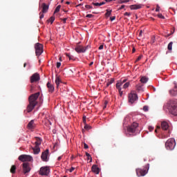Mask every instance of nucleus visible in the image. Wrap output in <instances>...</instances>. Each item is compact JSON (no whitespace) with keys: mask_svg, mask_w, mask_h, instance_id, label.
<instances>
[{"mask_svg":"<svg viewBox=\"0 0 177 177\" xmlns=\"http://www.w3.org/2000/svg\"><path fill=\"white\" fill-rule=\"evenodd\" d=\"M39 95L40 93L39 92H38V93L32 94L29 97V99H28L29 104L26 108L27 113H31V111L34 110L37 104H38V102L37 101V100L38 99V97H39Z\"/></svg>","mask_w":177,"mask_h":177,"instance_id":"obj_1","label":"nucleus"},{"mask_svg":"<svg viewBox=\"0 0 177 177\" xmlns=\"http://www.w3.org/2000/svg\"><path fill=\"white\" fill-rule=\"evenodd\" d=\"M161 128L162 131H168V133L167 135L162 134V139H167V138H169V135H171V131H169V124L166 121H163L161 122Z\"/></svg>","mask_w":177,"mask_h":177,"instance_id":"obj_2","label":"nucleus"},{"mask_svg":"<svg viewBox=\"0 0 177 177\" xmlns=\"http://www.w3.org/2000/svg\"><path fill=\"white\" fill-rule=\"evenodd\" d=\"M150 168V165L147 164L144 169H137L136 174L138 176H145L147 172L149 171V169Z\"/></svg>","mask_w":177,"mask_h":177,"instance_id":"obj_3","label":"nucleus"},{"mask_svg":"<svg viewBox=\"0 0 177 177\" xmlns=\"http://www.w3.org/2000/svg\"><path fill=\"white\" fill-rule=\"evenodd\" d=\"M175 139L169 138L165 143V147L167 150H174L175 149Z\"/></svg>","mask_w":177,"mask_h":177,"instance_id":"obj_4","label":"nucleus"},{"mask_svg":"<svg viewBox=\"0 0 177 177\" xmlns=\"http://www.w3.org/2000/svg\"><path fill=\"white\" fill-rule=\"evenodd\" d=\"M50 174V169L49 167H41L39 171V175L41 176H48Z\"/></svg>","mask_w":177,"mask_h":177,"instance_id":"obj_5","label":"nucleus"},{"mask_svg":"<svg viewBox=\"0 0 177 177\" xmlns=\"http://www.w3.org/2000/svg\"><path fill=\"white\" fill-rule=\"evenodd\" d=\"M36 56H41L44 53V46L39 43H37L35 45Z\"/></svg>","mask_w":177,"mask_h":177,"instance_id":"obj_6","label":"nucleus"},{"mask_svg":"<svg viewBox=\"0 0 177 177\" xmlns=\"http://www.w3.org/2000/svg\"><path fill=\"white\" fill-rule=\"evenodd\" d=\"M18 160H19V161H21L22 162H26V161L34 160V159L32 158V156L30 155H21L19 156Z\"/></svg>","mask_w":177,"mask_h":177,"instance_id":"obj_7","label":"nucleus"},{"mask_svg":"<svg viewBox=\"0 0 177 177\" xmlns=\"http://www.w3.org/2000/svg\"><path fill=\"white\" fill-rule=\"evenodd\" d=\"M138 100V94L135 93V91H131L130 94H129V103L133 104L135 102Z\"/></svg>","mask_w":177,"mask_h":177,"instance_id":"obj_8","label":"nucleus"},{"mask_svg":"<svg viewBox=\"0 0 177 177\" xmlns=\"http://www.w3.org/2000/svg\"><path fill=\"white\" fill-rule=\"evenodd\" d=\"M41 158L44 162H48V161H49V149H46L42 152Z\"/></svg>","mask_w":177,"mask_h":177,"instance_id":"obj_9","label":"nucleus"},{"mask_svg":"<svg viewBox=\"0 0 177 177\" xmlns=\"http://www.w3.org/2000/svg\"><path fill=\"white\" fill-rule=\"evenodd\" d=\"M139 127V124L136 122H133L131 125H130L127 128L128 132H130L131 133H135L136 132V128Z\"/></svg>","mask_w":177,"mask_h":177,"instance_id":"obj_10","label":"nucleus"},{"mask_svg":"<svg viewBox=\"0 0 177 177\" xmlns=\"http://www.w3.org/2000/svg\"><path fill=\"white\" fill-rule=\"evenodd\" d=\"M22 167H23V172L24 174H28V172L31 171V167H30V163L28 162H24L22 164Z\"/></svg>","mask_w":177,"mask_h":177,"instance_id":"obj_11","label":"nucleus"},{"mask_svg":"<svg viewBox=\"0 0 177 177\" xmlns=\"http://www.w3.org/2000/svg\"><path fill=\"white\" fill-rule=\"evenodd\" d=\"M41 80V77H39V74L38 73H34L30 77V80L31 84H34V82H38Z\"/></svg>","mask_w":177,"mask_h":177,"instance_id":"obj_12","label":"nucleus"},{"mask_svg":"<svg viewBox=\"0 0 177 177\" xmlns=\"http://www.w3.org/2000/svg\"><path fill=\"white\" fill-rule=\"evenodd\" d=\"M87 49H88V46L84 47L82 46H78L75 48V50L77 53H84L86 51Z\"/></svg>","mask_w":177,"mask_h":177,"instance_id":"obj_13","label":"nucleus"},{"mask_svg":"<svg viewBox=\"0 0 177 177\" xmlns=\"http://www.w3.org/2000/svg\"><path fill=\"white\" fill-rule=\"evenodd\" d=\"M169 112L171 114H172V115H177V105H171Z\"/></svg>","mask_w":177,"mask_h":177,"instance_id":"obj_14","label":"nucleus"},{"mask_svg":"<svg viewBox=\"0 0 177 177\" xmlns=\"http://www.w3.org/2000/svg\"><path fill=\"white\" fill-rule=\"evenodd\" d=\"M91 171L92 172H93L94 174H96V175H99L100 172V169H99L97 167V165H93L91 167Z\"/></svg>","mask_w":177,"mask_h":177,"instance_id":"obj_15","label":"nucleus"},{"mask_svg":"<svg viewBox=\"0 0 177 177\" xmlns=\"http://www.w3.org/2000/svg\"><path fill=\"white\" fill-rule=\"evenodd\" d=\"M46 86L48 89V92H50V93H53L55 91V86L49 82L47 83Z\"/></svg>","mask_w":177,"mask_h":177,"instance_id":"obj_16","label":"nucleus"},{"mask_svg":"<svg viewBox=\"0 0 177 177\" xmlns=\"http://www.w3.org/2000/svg\"><path fill=\"white\" fill-rule=\"evenodd\" d=\"M41 8H42V13H46L48 10H49V6L46 5V3H43L41 4Z\"/></svg>","mask_w":177,"mask_h":177,"instance_id":"obj_17","label":"nucleus"},{"mask_svg":"<svg viewBox=\"0 0 177 177\" xmlns=\"http://www.w3.org/2000/svg\"><path fill=\"white\" fill-rule=\"evenodd\" d=\"M36 141L35 142V147H39L41 146V143H42V140L41 138L35 137Z\"/></svg>","mask_w":177,"mask_h":177,"instance_id":"obj_18","label":"nucleus"},{"mask_svg":"<svg viewBox=\"0 0 177 177\" xmlns=\"http://www.w3.org/2000/svg\"><path fill=\"white\" fill-rule=\"evenodd\" d=\"M34 128H35V123H34V120H32L28 124V129H34Z\"/></svg>","mask_w":177,"mask_h":177,"instance_id":"obj_19","label":"nucleus"},{"mask_svg":"<svg viewBox=\"0 0 177 177\" xmlns=\"http://www.w3.org/2000/svg\"><path fill=\"white\" fill-rule=\"evenodd\" d=\"M177 86H175L174 89L170 90L169 93L171 96H176L177 95Z\"/></svg>","mask_w":177,"mask_h":177,"instance_id":"obj_20","label":"nucleus"},{"mask_svg":"<svg viewBox=\"0 0 177 177\" xmlns=\"http://www.w3.org/2000/svg\"><path fill=\"white\" fill-rule=\"evenodd\" d=\"M32 150L34 154H39V151H41V149L39 148V147H32Z\"/></svg>","mask_w":177,"mask_h":177,"instance_id":"obj_21","label":"nucleus"},{"mask_svg":"<svg viewBox=\"0 0 177 177\" xmlns=\"http://www.w3.org/2000/svg\"><path fill=\"white\" fill-rule=\"evenodd\" d=\"M140 8H142V6L140 5H131V6H130V9H131V10H136L138 9H140Z\"/></svg>","mask_w":177,"mask_h":177,"instance_id":"obj_22","label":"nucleus"},{"mask_svg":"<svg viewBox=\"0 0 177 177\" xmlns=\"http://www.w3.org/2000/svg\"><path fill=\"white\" fill-rule=\"evenodd\" d=\"M60 82H62V80H60V77L59 76H56V77H55V84L57 85V88H59V86L60 85Z\"/></svg>","mask_w":177,"mask_h":177,"instance_id":"obj_23","label":"nucleus"},{"mask_svg":"<svg viewBox=\"0 0 177 177\" xmlns=\"http://www.w3.org/2000/svg\"><path fill=\"white\" fill-rule=\"evenodd\" d=\"M116 88L118 90L120 95L122 96V91H121V86H120V83L116 84Z\"/></svg>","mask_w":177,"mask_h":177,"instance_id":"obj_24","label":"nucleus"},{"mask_svg":"<svg viewBox=\"0 0 177 177\" xmlns=\"http://www.w3.org/2000/svg\"><path fill=\"white\" fill-rule=\"evenodd\" d=\"M125 82H127V79H121L116 84H119V86H121V85H122V84H125Z\"/></svg>","mask_w":177,"mask_h":177,"instance_id":"obj_25","label":"nucleus"},{"mask_svg":"<svg viewBox=\"0 0 177 177\" xmlns=\"http://www.w3.org/2000/svg\"><path fill=\"white\" fill-rule=\"evenodd\" d=\"M147 81H149V79L146 77H142L140 79V82H142V84H146V82H147Z\"/></svg>","mask_w":177,"mask_h":177,"instance_id":"obj_26","label":"nucleus"},{"mask_svg":"<svg viewBox=\"0 0 177 177\" xmlns=\"http://www.w3.org/2000/svg\"><path fill=\"white\" fill-rule=\"evenodd\" d=\"M11 174H16V165H12L10 170Z\"/></svg>","mask_w":177,"mask_h":177,"instance_id":"obj_27","label":"nucleus"},{"mask_svg":"<svg viewBox=\"0 0 177 177\" xmlns=\"http://www.w3.org/2000/svg\"><path fill=\"white\" fill-rule=\"evenodd\" d=\"M60 8H62L61 5H59L56 7L55 11H54V15L56 13H58V12H60Z\"/></svg>","mask_w":177,"mask_h":177,"instance_id":"obj_28","label":"nucleus"},{"mask_svg":"<svg viewBox=\"0 0 177 177\" xmlns=\"http://www.w3.org/2000/svg\"><path fill=\"white\" fill-rule=\"evenodd\" d=\"M111 12H112L111 10H106V12L105 13L106 17H110V16H111Z\"/></svg>","mask_w":177,"mask_h":177,"instance_id":"obj_29","label":"nucleus"},{"mask_svg":"<svg viewBox=\"0 0 177 177\" xmlns=\"http://www.w3.org/2000/svg\"><path fill=\"white\" fill-rule=\"evenodd\" d=\"M106 2H101V3H93L94 6H102V5H104Z\"/></svg>","mask_w":177,"mask_h":177,"instance_id":"obj_30","label":"nucleus"},{"mask_svg":"<svg viewBox=\"0 0 177 177\" xmlns=\"http://www.w3.org/2000/svg\"><path fill=\"white\" fill-rule=\"evenodd\" d=\"M172 45H174V42L171 41L170 43H169L167 46L168 50H172Z\"/></svg>","mask_w":177,"mask_h":177,"instance_id":"obj_31","label":"nucleus"},{"mask_svg":"<svg viewBox=\"0 0 177 177\" xmlns=\"http://www.w3.org/2000/svg\"><path fill=\"white\" fill-rule=\"evenodd\" d=\"M113 82H114V79H111V80L107 82L106 86H110V85H111V84H113Z\"/></svg>","mask_w":177,"mask_h":177,"instance_id":"obj_32","label":"nucleus"},{"mask_svg":"<svg viewBox=\"0 0 177 177\" xmlns=\"http://www.w3.org/2000/svg\"><path fill=\"white\" fill-rule=\"evenodd\" d=\"M130 85L129 82H126L124 85H123V89H127V88H128Z\"/></svg>","mask_w":177,"mask_h":177,"instance_id":"obj_33","label":"nucleus"},{"mask_svg":"<svg viewBox=\"0 0 177 177\" xmlns=\"http://www.w3.org/2000/svg\"><path fill=\"white\" fill-rule=\"evenodd\" d=\"M48 21H50L51 24H53V22L55 21V17H51L49 19Z\"/></svg>","mask_w":177,"mask_h":177,"instance_id":"obj_34","label":"nucleus"},{"mask_svg":"<svg viewBox=\"0 0 177 177\" xmlns=\"http://www.w3.org/2000/svg\"><path fill=\"white\" fill-rule=\"evenodd\" d=\"M136 89L138 91V92H140V91H142L143 88H142V86L137 85Z\"/></svg>","mask_w":177,"mask_h":177,"instance_id":"obj_35","label":"nucleus"},{"mask_svg":"<svg viewBox=\"0 0 177 177\" xmlns=\"http://www.w3.org/2000/svg\"><path fill=\"white\" fill-rule=\"evenodd\" d=\"M86 9H87L88 10H89V9H93V7H92V6L90 5H86L85 6Z\"/></svg>","mask_w":177,"mask_h":177,"instance_id":"obj_36","label":"nucleus"},{"mask_svg":"<svg viewBox=\"0 0 177 177\" xmlns=\"http://www.w3.org/2000/svg\"><path fill=\"white\" fill-rule=\"evenodd\" d=\"M148 129H149V132H152L154 130V127L149 126L148 127Z\"/></svg>","mask_w":177,"mask_h":177,"instance_id":"obj_37","label":"nucleus"},{"mask_svg":"<svg viewBox=\"0 0 177 177\" xmlns=\"http://www.w3.org/2000/svg\"><path fill=\"white\" fill-rule=\"evenodd\" d=\"M91 128H92L91 126L88 125V124H86L84 126V129H86L87 131L91 129Z\"/></svg>","mask_w":177,"mask_h":177,"instance_id":"obj_38","label":"nucleus"},{"mask_svg":"<svg viewBox=\"0 0 177 177\" xmlns=\"http://www.w3.org/2000/svg\"><path fill=\"white\" fill-rule=\"evenodd\" d=\"M158 17H159V19H165V17H164L162 14H158Z\"/></svg>","mask_w":177,"mask_h":177,"instance_id":"obj_39","label":"nucleus"},{"mask_svg":"<svg viewBox=\"0 0 177 177\" xmlns=\"http://www.w3.org/2000/svg\"><path fill=\"white\" fill-rule=\"evenodd\" d=\"M86 17H87L88 19H92V17H93V15L88 14L86 15Z\"/></svg>","mask_w":177,"mask_h":177,"instance_id":"obj_40","label":"nucleus"},{"mask_svg":"<svg viewBox=\"0 0 177 177\" xmlns=\"http://www.w3.org/2000/svg\"><path fill=\"white\" fill-rule=\"evenodd\" d=\"M142 57H143L142 55H140L138 57V58L136 59V62H139L142 59Z\"/></svg>","mask_w":177,"mask_h":177,"instance_id":"obj_41","label":"nucleus"},{"mask_svg":"<svg viewBox=\"0 0 177 177\" xmlns=\"http://www.w3.org/2000/svg\"><path fill=\"white\" fill-rule=\"evenodd\" d=\"M39 17L40 19H44V12H42V11L39 13Z\"/></svg>","mask_w":177,"mask_h":177,"instance_id":"obj_42","label":"nucleus"},{"mask_svg":"<svg viewBox=\"0 0 177 177\" xmlns=\"http://www.w3.org/2000/svg\"><path fill=\"white\" fill-rule=\"evenodd\" d=\"M143 110H144V111H149V106H145L143 107Z\"/></svg>","mask_w":177,"mask_h":177,"instance_id":"obj_43","label":"nucleus"},{"mask_svg":"<svg viewBox=\"0 0 177 177\" xmlns=\"http://www.w3.org/2000/svg\"><path fill=\"white\" fill-rule=\"evenodd\" d=\"M83 122L84 124H86V116H83Z\"/></svg>","mask_w":177,"mask_h":177,"instance_id":"obj_44","label":"nucleus"},{"mask_svg":"<svg viewBox=\"0 0 177 177\" xmlns=\"http://www.w3.org/2000/svg\"><path fill=\"white\" fill-rule=\"evenodd\" d=\"M127 2H129V0H122L120 1V3H127Z\"/></svg>","mask_w":177,"mask_h":177,"instance_id":"obj_45","label":"nucleus"},{"mask_svg":"<svg viewBox=\"0 0 177 177\" xmlns=\"http://www.w3.org/2000/svg\"><path fill=\"white\" fill-rule=\"evenodd\" d=\"M156 12H160V6L158 5L156 6Z\"/></svg>","mask_w":177,"mask_h":177,"instance_id":"obj_46","label":"nucleus"},{"mask_svg":"<svg viewBox=\"0 0 177 177\" xmlns=\"http://www.w3.org/2000/svg\"><path fill=\"white\" fill-rule=\"evenodd\" d=\"M60 66H62V63L57 62V68H59Z\"/></svg>","mask_w":177,"mask_h":177,"instance_id":"obj_47","label":"nucleus"},{"mask_svg":"<svg viewBox=\"0 0 177 177\" xmlns=\"http://www.w3.org/2000/svg\"><path fill=\"white\" fill-rule=\"evenodd\" d=\"M110 20H111V21H113L115 20V16L111 17Z\"/></svg>","mask_w":177,"mask_h":177,"instance_id":"obj_48","label":"nucleus"},{"mask_svg":"<svg viewBox=\"0 0 177 177\" xmlns=\"http://www.w3.org/2000/svg\"><path fill=\"white\" fill-rule=\"evenodd\" d=\"M62 20L64 24H66V22L67 21V18H64Z\"/></svg>","mask_w":177,"mask_h":177,"instance_id":"obj_49","label":"nucleus"},{"mask_svg":"<svg viewBox=\"0 0 177 177\" xmlns=\"http://www.w3.org/2000/svg\"><path fill=\"white\" fill-rule=\"evenodd\" d=\"M124 16H128V17H129V16H131V12H125V13L124 14Z\"/></svg>","mask_w":177,"mask_h":177,"instance_id":"obj_50","label":"nucleus"},{"mask_svg":"<svg viewBox=\"0 0 177 177\" xmlns=\"http://www.w3.org/2000/svg\"><path fill=\"white\" fill-rule=\"evenodd\" d=\"M87 160L89 161L90 160V162H92V156H89V157H87Z\"/></svg>","mask_w":177,"mask_h":177,"instance_id":"obj_51","label":"nucleus"},{"mask_svg":"<svg viewBox=\"0 0 177 177\" xmlns=\"http://www.w3.org/2000/svg\"><path fill=\"white\" fill-rule=\"evenodd\" d=\"M88 145H86V143H84V149H88Z\"/></svg>","mask_w":177,"mask_h":177,"instance_id":"obj_52","label":"nucleus"},{"mask_svg":"<svg viewBox=\"0 0 177 177\" xmlns=\"http://www.w3.org/2000/svg\"><path fill=\"white\" fill-rule=\"evenodd\" d=\"M69 60H74V56L73 55L69 56Z\"/></svg>","mask_w":177,"mask_h":177,"instance_id":"obj_53","label":"nucleus"},{"mask_svg":"<svg viewBox=\"0 0 177 177\" xmlns=\"http://www.w3.org/2000/svg\"><path fill=\"white\" fill-rule=\"evenodd\" d=\"M160 129V126H158L157 127V128H156V129L155 130V132H158V131H159Z\"/></svg>","mask_w":177,"mask_h":177,"instance_id":"obj_54","label":"nucleus"},{"mask_svg":"<svg viewBox=\"0 0 177 177\" xmlns=\"http://www.w3.org/2000/svg\"><path fill=\"white\" fill-rule=\"evenodd\" d=\"M75 169V168L71 167V168L69 169V172H73V171H74Z\"/></svg>","mask_w":177,"mask_h":177,"instance_id":"obj_55","label":"nucleus"},{"mask_svg":"<svg viewBox=\"0 0 177 177\" xmlns=\"http://www.w3.org/2000/svg\"><path fill=\"white\" fill-rule=\"evenodd\" d=\"M125 8L124 5L121 6V7L119 8V10H121Z\"/></svg>","mask_w":177,"mask_h":177,"instance_id":"obj_56","label":"nucleus"},{"mask_svg":"<svg viewBox=\"0 0 177 177\" xmlns=\"http://www.w3.org/2000/svg\"><path fill=\"white\" fill-rule=\"evenodd\" d=\"M103 48H104V46H103V45H100V46H99V50H102V49H103Z\"/></svg>","mask_w":177,"mask_h":177,"instance_id":"obj_57","label":"nucleus"},{"mask_svg":"<svg viewBox=\"0 0 177 177\" xmlns=\"http://www.w3.org/2000/svg\"><path fill=\"white\" fill-rule=\"evenodd\" d=\"M142 34H143V30H140L139 33V37H142Z\"/></svg>","mask_w":177,"mask_h":177,"instance_id":"obj_58","label":"nucleus"},{"mask_svg":"<svg viewBox=\"0 0 177 177\" xmlns=\"http://www.w3.org/2000/svg\"><path fill=\"white\" fill-rule=\"evenodd\" d=\"M66 57H70V56H71V55H70V53H66Z\"/></svg>","mask_w":177,"mask_h":177,"instance_id":"obj_59","label":"nucleus"},{"mask_svg":"<svg viewBox=\"0 0 177 177\" xmlns=\"http://www.w3.org/2000/svg\"><path fill=\"white\" fill-rule=\"evenodd\" d=\"M86 157H90L91 154H89L88 152H86Z\"/></svg>","mask_w":177,"mask_h":177,"instance_id":"obj_60","label":"nucleus"},{"mask_svg":"<svg viewBox=\"0 0 177 177\" xmlns=\"http://www.w3.org/2000/svg\"><path fill=\"white\" fill-rule=\"evenodd\" d=\"M28 68H29V69L31 68V64L28 63Z\"/></svg>","mask_w":177,"mask_h":177,"instance_id":"obj_61","label":"nucleus"},{"mask_svg":"<svg viewBox=\"0 0 177 177\" xmlns=\"http://www.w3.org/2000/svg\"><path fill=\"white\" fill-rule=\"evenodd\" d=\"M62 156L58 157V158H57L58 161H60V160H62Z\"/></svg>","mask_w":177,"mask_h":177,"instance_id":"obj_62","label":"nucleus"},{"mask_svg":"<svg viewBox=\"0 0 177 177\" xmlns=\"http://www.w3.org/2000/svg\"><path fill=\"white\" fill-rule=\"evenodd\" d=\"M28 63H24V67L26 68V66H27Z\"/></svg>","mask_w":177,"mask_h":177,"instance_id":"obj_63","label":"nucleus"},{"mask_svg":"<svg viewBox=\"0 0 177 177\" xmlns=\"http://www.w3.org/2000/svg\"><path fill=\"white\" fill-rule=\"evenodd\" d=\"M93 64V62H91L90 64H89V66H92Z\"/></svg>","mask_w":177,"mask_h":177,"instance_id":"obj_64","label":"nucleus"}]
</instances>
